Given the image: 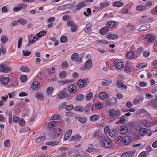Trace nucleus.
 Here are the masks:
<instances>
[{
    "mask_svg": "<svg viewBox=\"0 0 157 157\" xmlns=\"http://www.w3.org/2000/svg\"><path fill=\"white\" fill-rule=\"evenodd\" d=\"M121 112L118 109H112L109 112V114L111 118L115 120L120 116Z\"/></svg>",
    "mask_w": 157,
    "mask_h": 157,
    "instance_id": "nucleus-1",
    "label": "nucleus"
},
{
    "mask_svg": "<svg viewBox=\"0 0 157 157\" xmlns=\"http://www.w3.org/2000/svg\"><path fill=\"white\" fill-rule=\"evenodd\" d=\"M131 138L128 136H125L123 137H118L117 141L122 142V143L125 145L128 144L131 142Z\"/></svg>",
    "mask_w": 157,
    "mask_h": 157,
    "instance_id": "nucleus-2",
    "label": "nucleus"
},
{
    "mask_svg": "<svg viewBox=\"0 0 157 157\" xmlns=\"http://www.w3.org/2000/svg\"><path fill=\"white\" fill-rule=\"evenodd\" d=\"M100 142L102 143L104 146L106 148L110 147L112 145V142L109 139L105 138L104 137L102 139H100Z\"/></svg>",
    "mask_w": 157,
    "mask_h": 157,
    "instance_id": "nucleus-3",
    "label": "nucleus"
},
{
    "mask_svg": "<svg viewBox=\"0 0 157 157\" xmlns=\"http://www.w3.org/2000/svg\"><path fill=\"white\" fill-rule=\"evenodd\" d=\"M12 69L11 67H7L4 64L0 65V72L5 73L10 72L12 71Z\"/></svg>",
    "mask_w": 157,
    "mask_h": 157,
    "instance_id": "nucleus-4",
    "label": "nucleus"
},
{
    "mask_svg": "<svg viewBox=\"0 0 157 157\" xmlns=\"http://www.w3.org/2000/svg\"><path fill=\"white\" fill-rule=\"evenodd\" d=\"M92 60L89 59L85 63L84 66L82 67L81 69L83 71L87 69H89L92 67Z\"/></svg>",
    "mask_w": 157,
    "mask_h": 157,
    "instance_id": "nucleus-5",
    "label": "nucleus"
},
{
    "mask_svg": "<svg viewBox=\"0 0 157 157\" xmlns=\"http://www.w3.org/2000/svg\"><path fill=\"white\" fill-rule=\"evenodd\" d=\"M87 6L85 1L82 2L72 7V10H78L81 8L86 6Z\"/></svg>",
    "mask_w": 157,
    "mask_h": 157,
    "instance_id": "nucleus-6",
    "label": "nucleus"
},
{
    "mask_svg": "<svg viewBox=\"0 0 157 157\" xmlns=\"http://www.w3.org/2000/svg\"><path fill=\"white\" fill-rule=\"evenodd\" d=\"M116 86L118 88L122 90H126L127 89V86L124 84L122 81L118 80L116 82Z\"/></svg>",
    "mask_w": 157,
    "mask_h": 157,
    "instance_id": "nucleus-7",
    "label": "nucleus"
},
{
    "mask_svg": "<svg viewBox=\"0 0 157 157\" xmlns=\"http://www.w3.org/2000/svg\"><path fill=\"white\" fill-rule=\"evenodd\" d=\"M145 38L147 41L153 43L156 39V35L151 34H148L146 35Z\"/></svg>",
    "mask_w": 157,
    "mask_h": 157,
    "instance_id": "nucleus-8",
    "label": "nucleus"
},
{
    "mask_svg": "<svg viewBox=\"0 0 157 157\" xmlns=\"http://www.w3.org/2000/svg\"><path fill=\"white\" fill-rule=\"evenodd\" d=\"M72 60L81 63L82 61V59L79 57V55L78 53H75L72 54L71 56Z\"/></svg>",
    "mask_w": 157,
    "mask_h": 157,
    "instance_id": "nucleus-9",
    "label": "nucleus"
},
{
    "mask_svg": "<svg viewBox=\"0 0 157 157\" xmlns=\"http://www.w3.org/2000/svg\"><path fill=\"white\" fill-rule=\"evenodd\" d=\"M67 89L68 92L70 93H74L77 90V87L74 84L69 85L68 86Z\"/></svg>",
    "mask_w": 157,
    "mask_h": 157,
    "instance_id": "nucleus-10",
    "label": "nucleus"
},
{
    "mask_svg": "<svg viewBox=\"0 0 157 157\" xmlns=\"http://www.w3.org/2000/svg\"><path fill=\"white\" fill-rule=\"evenodd\" d=\"M116 102V99L115 98H112L107 100L106 103L107 106H111L114 105Z\"/></svg>",
    "mask_w": 157,
    "mask_h": 157,
    "instance_id": "nucleus-11",
    "label": "nucleus"
},
{
    "mask_svg": "<svg viewBox=\"0 0 157 157\" xmlns=\"http://www.w3.org/2000/svg\"><path fill=\"white\" fill-rule=\"evenodd\" d=\"M56 127V123L54 121L49 122L48 125V128L50 130H53Z\"/></svg>",
    "mask_w": 157,
    "mask_h": 157,
    "instance_id": "nucleus-12",
    "label": "nucleus"
},
{
    "mask_svg": "<svg viewBox=\"0 0 157 157\" xmlns=\"http://www.w3.org/2000/svg\"><path fill=\"white\" fill-rule=\"evenodd\" d=\"M74 81V80L73 79H65L62 81H58V82L60 85L62 86L64 84H66L72 83Z\"/></svg>",
    "mask_w": 157,
    "mask_h": 157,
    "instance_id": "nucleus-13",
    "label": "nucleus"
},
{
    "mask_svg": "<svg viewBox=\"0 0 157 157\" xmlns=\"http://www.w3.org/2000/svg\"><path fill=\"white\" fill-rule=\"evenodd\" d=\"M93 137L96 139L99 138L100 139H102L104 137L102 136L101 134V132L99 130L96 131L93 134Z\"/></svg>",
    "mask_w": 157,
    "mask_h": 157,
    "instance_id": "nucleus-14",
    "label": "nucleus"
},
{
    "mask_svg": "<svg viewBox=\"0 0 157 157\" xmlns=\"http://www.w3.org/2000/svg\"><path fill=\"white\" fill-rule=\"evenodd\" d=\"M87 82L86 80L83 79H80L78 82V86L80 87H85L86 85Z\"/></svg>",
    "mask_w": 157,
    "mask_h": 157,
    "instance_id": "nucleus-15",
    "label": "nucleus"
},
{
    "mask_svg": "<svg viewBox=\"0 0 157 157\" xmlns=\"http://www.w3.org/2000/svg\"><path fill=\"white\" fill-rule=\"evenodd\" d=\"M135 54L133 51H130L127 52L126 54V56L127 59L131 60L134 58Z\"/></svg>",
    "mask_w": 157,
    "mask_h": 157,
    "instance_id": "nucleus-16",
    "label": "nucleus"
},
{
    "mask_svg": "<svg viewBox=\"0 0 157 157\" xmlns=\"http://www.w3.org/2000/svg\"><path fill=\"white\" fill-rule=\"evenodd\" d=\"M115 68L118 70H122L124 67V63L123 62H119L117 63H115Z\"/></svg>",
    "mask_w": 157,
    "mask_h": 157,
    "instance_id": "nucleus-17",
    "label": "nucleus"
},
{
    "mask_svg": "<svg viewBox=\"0 0 157 157\" xmlns=\"http://www.w3.org/2000/svg\"><path fill=\"white\" fill-rule=\"evenodd\" d=\"M63 131L60 128L57 129L54 132V138L60 136L63 133Z\"/></svg>",
    "mask_w": 157,
    "mask_h": 157,
    "instance_id": "nucleus-18",
    "label": "nucleus"
},
{
    "mask_svg": "<svg viewBox=\"0 0 157 157\" xmlns=\"http://www.w3.org/2000/svg\"><path fill=\"white\" fill-rule=\"evenodd\" d=\"M150 28V25L149 24H146L144 25H142L138 29L140 31H145L149 29Z\"/></svg>",
    "mask_w": 157,
    "mask_h": 157,
    "instance_id": "nucleus-19",
    "label": "nucleus"
},
{
    "mask_svg": "<svg viewBox=\"0 0 157 157\" xmlns=\"http://www.w3.org/2000/svg\"><path fill=\"white\" fill-rule=\"evenodd\" d=\"M109 31V28L107 26H105L102 28L100 30V34L102 35H105Z\"/></svg>",
    "mask_w": 157,
    "mask_h": 157,
    "instance_id": "nucleus-20",
    "label": "nucleus"
},
{
    "mask_svg": "<svg viewBox=\"0 0 157 157\" xmlns=\"http://www.w3.org/2000/svg\"><path fill=\"white\" fill-rule=\"evenodd\" d=\"M40 84L39 82L35 81L32 83L31 87L35 90H37L40 87Z\"/></svg>",
    "mask_w": 157,
    "mask_h": 157,
    "instance_id": "nucleus-21",
    "label": "nucleus"
},
{
    "mask_svg": "<svg viewBox=\"0 0 157 157\" xmlns=\"http://www.w3.org/2000/svg\"><path fill=\"white\" fill-rule=\"evenodd\" d=\"M116 25V22L112 20L110 21L107 23V26L108 28H113Z\"/></svg>",
    "mask_w": 157,
    "mask_h": 157,
    "instance_id": "nucleus-22",
    "label": "nucleus"
},
{
    "mask_svg": "<svg viewBox=\"0 0 157 157\" xmlns=\"http://www.w3.org/2000/svg\"><path fill=\"white\" fill-rule=\"evenodd\" d=\"M106 37L109 39L114 40L118 38V36L116 34H113L110 33L109 34L106 36Z\"/></svg>",
    "mask_w": 157,
    "mask_h": 157,
    "instance_id": "nucleus-23",
    "label": "nucleus"
},
{
    "mask_svg": "<svg viewBox=\"0 0 157 157\" xmlns=\"http://www.w3.org/2000/svg\"><path fill=\"white\" fill-rule=\"evenodd\" d=\"M120 131L121 134L125 135L128 133V130L127 127L125 126H122L120 128Z\"/></svg>",
    "mask_w": 157,
    "mask_h": 157,
    "instance_id": "nucleus-24",
    "label": "nucleus"
},
{
    "mask_svg": "<svg viewBox=\"0 0 157 157\" xmlns=\"http://www.w3.org/2000/svg\"><path fill=\"white\" fill-rule=\"evenodd\" d=\"M112 5L113 7H120L123 5V3L121 1H117L113 2Z\"/></svg>",
    "mask_w": 157,
    "mask_h": 157,
    "instance_id": "nucleus-25",
    "label": "nucleus"
},
{
    "mask_svg": "<svg viewBox=\"0 0 157 157\" xmlns=\"http://www.w3.org/2000/svg\"><path fill=\"white\" fill-rule=\"evenodd\" d=\"M117 132L116 130H110L109 133V135L112 138H114L117 135Z\"/></svg>",
    "mask_w": 157,
    "mask_h": 157,
    "instance_id": "nucleus-26",
    "label": "nucleus"
},
{
    "mask_svg": "<svg viewBox=\"0 0 157 157\" xmlns=\"http://www.w3.org/2000/svg\"><path fill=\"white\" fill-rule=\"evenodd\" d=\"M147 8V7L145 5H140L137 6L136 8V9L137 11H141L146 10Z\"/></svg>",
    "mask_w": 157,
    "mask_h": 157,
    "instance_id": "nucleus-27",
    "label": "nucleus"
},
{
    "mask_svg": "<svg viewBox=\"0 0 157 157\" xmlns=\"http://www.w3.org/2000/svg\"><path fill=\"white\" fill-rule=\"evenodd\" d=\"M99 119V116L98 115L95 114L91 116L90 117V120L92 122H95L98 121Z\"/></svg>",
    "mask_w": 157,
    "mask_h": 157,
    "instance_id": "nucleus-28",
    "label": "nucleus"
},
{
    "mask_svg": "<svg viewBox=\"0 0 157 157\" xmlns=\"http://www.w3.org/2000/svg\"><path fill=\"white\" fill-rule=\"evenodd\" d=\"M82 138V136L79 134H76L71 137L72 141H77L79 140Z\"/></svg>",
    "mask_w": 157,
    "mask_h": 157,
    "instance_id": "nucleus-29",
    "label": "nucleus"
},
{
    "mask_svg": "<svg viewBox=\"0 0 157 157\" xmlns=\"http://www.w3.org/2000/svg\"><path fill=\"white\" fill-rule=\"evenodd\" d=\"M99 96L101 99L105 100L107 98V94L104 92H102L99 93Z\"/></svg>",
    "mask_w": 157,
    "mask_h": 157,
    "instance_id": "nucleus-30",
    "label": "nucleus"
},
{
    "mask_svg": "<svg viewBox=\"0 0 157 157\" xmlns=\"http://www.w3.org/2000/svg\"><path fill=\"white\" fill-rule=\"evenodd\" d=\"M72 133V131L71 130H69L67 132L64 136V140L65 141L67 140L69 138Z\"/></svg>",
    "mask_w": 157,
    "mask_h": 157,
    "instance_id": "nucleus-31",
    "label": "nucleus"
},
{
    "mask_svg": "<svg viewBox=\"0 0 157 157\" xmlns=\"http://www.w3.org/2000/svg\"><path fill=\"white\" fill-rule=\"evenodd\" d=\"M147 131L146 129L142 128L139 130V133L140 136H144L146 135L147 133Z\"/></svg>",
    "mask_w": 157,
    "mask_h": 157,
    "instance_id": "nucleus-32",
    "label": "nucleus"
},
{
    "mask_svg": "<svg viewBox=\"0 0 157 157\" xmlns=\"http://www.w3.org/2000/svg\"><path fill=\"white\" fill-rule=\"evenodd\" d=\"M148 16L147 15L143 16L140 19V21L142 24L147 23L148 21Z\"/></svg>",
    "mask_w": 157,
    "mask_h": 157,
    "instance_id": "nucleus-33",
    "label": "nucleus"
},
{
    "mask_svg": "<svg viewBox=\"0 0 157 157\" xmlns=\"http://www.w3.org/2000/svg\"><path fill=\"white\" fill-rule=\"evenodd\" d=\"M92 25V24L91 22H89L88 23L86 26V27L84 28V31L87 33H89L90 32V31L89 29L91 27Z\"/></svg>",
    "mask_w": 157,
    "mask_h": 157,
    "instance_id": "nucleus-34",
    "label": "nucleus"
},
{
    "mask_svg": "<svg viewBox=\"0 0 157 157\" xmlns=\"http://www.w3.org/2000/svg\"><path fill=\"white\" fill-rule=\"evenodd\" d=\"M125 121V116H122L120 117L119 120L117 121L116 124H123Z\"/></svg>",
    "mask_w": 157,
    "mask_h": 157,
    "instance_id": "nucleus-35",
    "label": "nucleus"
},
{
    "mask_svg": "<svg viewBox=\"0 0 157 157\" xmlns=\"http://www.w3.org/2000/svg\"><path fill=\"white\" fill-rule=\"evenodd\" d=\"M32 37V35H30L29 37L28 38V40H29V43H34L36 40H37L38 38H39V37H38L37 35V34H36L33 38L32 40H31L30 39V37Z\"/></svg>",
    "mask_w": 157,
    "mask_h": 157,
    "instance_id": "nucleus-36",
    "label": "nucleus"
},
{
    "mask_svg": "<svg viewBox=\"0 0 157 157\" xmlns=\"http://www.w3.org/2000/svg\"><path fill=\"white\" fill-rule=\"evenodd\" d=\"M20 70L24 72H29L30 71V69L28 67L26 66H23L20 67Z\"/></svg>",
    "mask_w": 157,
    "mask_h": 157,
    "instance_id": "nucleus-37",
    "label": "nucleus"
},
{
    "mask_svg": "<svg viewBox=\"0 0 157 157\" xmlns=\"http://www.w3.org/2000/svg\"><path fill=\"white\" fill-rule=\"evenodd\" d=\"M54 90V89L52 87H48L46 90L47 95L48 96L51 95Z\"/></svg>",
    "mask_w": 157,
    "mask_h": 157,
    "instance_id": "nucleus-38",
    "label": "nucleus"
},
{
    "mask_svg": "<svg viewBox=\"0 0 157 157\" xmlns=\"http://www.w3.org/2000/svg\"><path fill=\"white\" fill-rule=\"evenodd\" d=\"M121 157H133V155L131 152H124L122 154Z\"/></svg>",
    "mask_w": 157,
    "mask_h": 157,
    "instance_id": "nucleus-39",
    "label": "nucleus"
},
{
    "mask_svg": "<svg viewBox=\"0 0 157 157\" xmlns=\"http://www.w3.org/2000/svg\"><path fill=\"white\" fill-rule=\"evenodd\" d=\"M112 83L111 80H105L102 82V84L104 86H107L109 85Z\"/></svg>",
    "mask_w": 157,
    "mask_h": 157,
    "instance_id": "nucleus-40",
    "label": "nucleus"
},
{
    "mask_svg": "<svg viewBox=\"0 0 157 157\" xmlns=\"http://www.w3.org/2000/svg\"><path fill=\"white\" fill-rule=\"evenodd\" d=\"M93 97V94L92 92L88 93L86 96V100L88 101H91Z\"/></svg>",
    "mask_w": 157,
    "mask_h": 157,
    "instance_id": "nucleus-41",
    "label": "nucleus"
},
{
    "mask_svg": "<svg viewBox=\"0 0 157 157\" xmlns=\"http://www.w3.org/2000/svg\"><path fill=\"white\" fill-rule=\"evenodd\" d=\"M1 81L3 84H7L9 81V79L7 77H3L2 78Z\"/></svg>",
    "mask_w": 157,
    "mask_h": 157,
    "instance_id": "nucleus-42",
    "label": "nucleus"
},
{
    "mask_svg": "<svg viewBox=\"0 0 157 157\" xmlns=\"http://www.w3.org/2000/svg\"><path fill=\"white\" fill-rule=\"evenodd\" d=\"M67 74L66 71H62L59 74V78L61 79H63L66 78Z\"/></svg>",
    "mask_w": 157,
    "mask_h": 157,
    "instance_id": "nucleus-43",
    "label": "nucleus"
},
{
    "mask_svg": "<svg viewBox=\"0 0 157 157\" xmlns=\"http://www.w3.org/2000/svg\"><path fill=\"white\" fill-rule=\"evenodd\" d=\"M147 64L145 63H142L140 64H138L136 67L138 69L144 68L146 67Z\"/></svg>",
    "mask_w": 157,
    "mask_h": 157,
    "instance_id": "nucleus-44",
    "label": "nucleus"
},
{
    "mask_svg": "<svg viewBox=\"0 0 157 157\" xmlns=\"http://www.w3.org/2000/svg\"><path fill=\"white\" fill-rule=\"evenodd\" d=\"M59 143L56 141H51L49 142H47L46 145H47L55 146L58 144Z\"/></svg>",
    "mask_w": 157,
    "mask_h": 157,
    "instance_id": "nucleus-45",
    "label": "nucleus"
},
{
    "mask_svg": "<svg viewBox=\"0 0 157 157\" xmlns=\"http://www.w3.org/2000/svg\"><path fill=\"white\" fill-rule=\"evenodd\" d=\"M150 105L153 107H156L157 105V98H155V99L152 100L151 101Z\"/></svg>",
    "mask_w": 157,
    "mask_h": 157,
    "instance_id": "nucleus-46",
    "label": "nucleus"
},
{
    "mask_svg": "<svg viewBox=\"0 0 157 157\" xmlns=\"http://www.w3.org/2000/svg\"><path fill=\"white\" fill-rule=\"evenodd\" d=\"M144 99L143 97H140L138 99H135L133 101V103L135 105H136L139 104L140 102L142 101Z\"/></svg>",
    "mask_w": 157,
    "mask_h": 157,
    "instance_id": "nucleus-47",
    "label": "nucleus"
},
{
    "mask_svg": "<svg viewBox=\"0 0 157 157\" xmlns=\"http://www.w3.org/2000/svg\"><path fill=\"white\" fill-rule=\"evenodd\" d=\"M91 106V103H89L87 104L85 107V108H84L85 112L86 113L90 112Z\"/></svg>",
    "mask_w": 157,
    "mask_h": 157,
    "instance_id": "nucleus-48",
    "label": "nucleus"
},
{
    "mask_svg": "<svg viewBox=\"0 0 157 157\" xmlns=\"http://www.w3.org/2000/svg\"><path fill=\"white\" fill-rule=\"evenodd\" d=\"M109 5V2H105L101 3L99 7V10H101L103 7H107Z\"/></svg>",
    "mask_w": 157,
    "mask_h": 157,
    "instance_id": "nucleus-49",
    "label": "nucleus"
},
{
    "mask_svg": "<svg viewBox=\"0 0 157 157\" xmlns=\"http://www.w3.org/2000/svg\"><path fill=\"white\" fill-rule=\"evenodd\" d=\"M65 93L64 91H61L58 94V97L59 99H62L65 97Z\"/></svg>",
    "mask_w": 157,
    "mask_h": 157,
    "instance_id": "nucleus-50",
    "label": "nucleus"
},
{
    "mask_svg": "<svg viewBox=\"0 0 157 157\" xmlns=\"http://www.w3.org/2000/svg\"><path fill=\"white\" fill-rule=\"evenodd\" d=\"M84 96L83 95L80 94L77 95L75 98V100L77 101H80L84 98Z\"/></svg>",
    "mask_w": 157,
    "mask_h": 157,
    "instance_id": "nucleus-51",
    "label": "nucleus"
},
{
    "mask_svg": "<svg viewBox=\"0 0 157 157\" xmlns=\"http://www.w3.org/2000/svg\"><path fill=\"white\" fill-rule=\"evenodd\" d=\"M68 63L66 61H63L61 64V68L62 69L66 68L68 67Z\"/></svg>",
    "mask_w": 157,
    "mask_h": 157,
    "instance_id": "nucleus-52",
    "label": "nucleus"
},
{
    "mask_svg": "<svg viewBox=\"0 0 157 157\" xmlns=\"http://www.w3.org/2000/svg\"><path fill=\"white\" fill-rule=\"evenodd\" d=\"M36 97L41 100L43 99V96L42 93L40 92H37L36 94Z\"/></svg>",
    "mask_w": 157,
    "mask_h": 157,
    "instance_id": "nucleus-53",
    "label": "nucleus"
},
{
    "mask_svg": "<svg viewBox=\"0 0 157 157\" xmlns=\"http://www.w3.org/2000/svg\"><path fill=\"white\" fill-rule=\"evenodd\" d=\"M8 38L6 36H2L1 39V41L3 43H5L8 41Z\"/></svg>",
    "mask_w": 157,
    "mask_h": 157,
    "instance_id": "nucleus-54",
    "label": "nucleus"
},
{
    "mask_svg": "<svg viewBox=\"0 0 157 157\" xmlns=\"http://www.w3.org/2000/svg\"><path fill=\"white\" fill-rule=\"evenodd\" d=\"M79 121L81 123L84 124L87 122V119L85 117H80Z\"/></svg>",
    "mask_w": 157,
    "mask_h": 157,
    "instance_id": "nucleus-55",
    "label": "nucleus"
},
{
    "mask_svg": "<svg viewBox=\"0 0 157 157\" xmlns=\"http://www.w3.org/2000/svg\"><path fill=\"white\" fill-rule=\"evenodd\" d=\"M46 31L44 30H43L39 32L37 34V35L38 37H39V38H40L44 36L45 34H46Z\"/></svg>",
    "mask_w": 157,
    "mask_h": 157,
    "instance_id": "nucleus-56",
    "label": "nucleus"
},
{
    "mask_svg": "<svg viewBox=\"0 0 157 157\" xmlns=\"http://www.w3.org/2000/svg\"><path fill=\"white\" fill-rule=\"evenodd\" d=\"M21 81L22 82H24L27 80V77L25 75H22L20 78Z\"/></svg>",
    "mask_w": 157,
    "mask_h": 157,
    "instance_id": "nucleus-57",
    "label": "nucleus"
},
{
    "mask_svg": "<svg viewBox=\"0 0 157 157\" xmlns=\"http://www.w3.org/2000/svg\"><path fill=\"white\" fill-rule=\"evenodd\" d=\"M18 122L19 125L21 126H24L25 125V122L24 119L23 118H21L20 120L19 119Z\"/></svg>",
    "mask_w": 157,
    "mask_h": 157,
    "instance_id": "nucleus-58",
    "label": "nucleus"
},
{
    "mask_svg": "<svg viewBox=\"0 0 157 157\" xmlns=\"http://www.w3.org/2000/svg\"><path fill=\"white\" fill-rule=\"evenodd\" d=\"M18 22L21 24L24 25L26 24L27 23L28 21L25 19H18Z\"/></svg>",
    "mask_w": 157,
    "mask_h": 157,
    "instance_id": "nucleus-59",
    "label": "nucleus"
},
{
    "mask_svg": "<svg viewBox=\"0 0 157 157\" xmlns=\"http://www.w3.org/2000/svg\"><path fill=\"white\" fill-rule=\"evenodd\" d=\"M124 71L126 73H130L131 71V69L130 67L126 66H125L124 69Z\"/></svg>",
    "mask_w": 157,
    "mask_h": 157,
    "instance_id": "nucleus-60",
    "label": "nucleus"
},
{
    "mask_svg": "<svg viewBox=\"0 0 157 157\" xmlns=\"http://www.w3.org/2000/svg\"><path fill=\"white\" fill-rule=\"evenodd\" d=\"M67 41V38L65 36H62L60 39V41L61 43H65Z\"/></svg>",
    "mask_w": 157,
    "mask_h": 157,
    "instance_id": "nucleus-61",
    "label": "nucleus"
},
{
    "mask_svg": "<svg viewBox=\"0 0 157 157\" xmlns=\"http://www.w3.org/2000/svg\"><path fill=\"white\" fill-rule=\"evenodd\" d=\"M126 26L127 28H128L130 30H133L135 29V26L131 24H128Z\"/></svg>",
    "mask_w": 157,
    "mask_h": 157,
    "instance_id": "nucleus-62",
    "label": "nucleus"
},
{
    "mask_svg": "<svg viewBox=\"0 0 157 157\" xmlns=\"http://www.w3.org/2000/svg\"><path fill=\"white\" fill-rule=\"evenodd\" d=\"M78 29V26L75 24L71 28V32H74L76 31Z\"/></svg>",
    "mask_w": 157,
    "mask_h": 157,
    "instance_id": "nucleus-63",
    "label": "nucleus"
},
{
    "mask_svg": "<svg viewBox=\"0 0 157 157\" xmlns=\"http://www.w3.org/2000/svg\"><path fill=\"white\" fill-rule=\"evenodd\" d=\"M95 106L96 108L97 109H100L102 108L103 105L101 103L99 102L96 103Z\"/></svg>",
    "mask_w": 157,
    "mask_h": 157,
    "instance_id": "nucleus-64",
    "label": "nucleus"
}]
</instances>
